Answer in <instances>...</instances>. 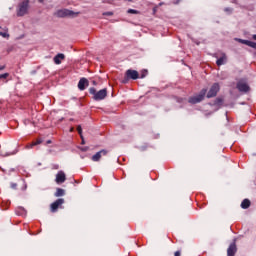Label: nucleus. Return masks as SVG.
Returning <instances> with one entry per match:
<instances>
[{
  "mask_svg": "<svg viewBox=\"0 0 256 256\" xmlns=\"http://www.w3.org/2000/svg\"><path fill=\"white\" fill-rule=\"evenodd\" d=\"M239 43H242L243 45H247L249 43V40H243V39H237Z\"/></svg>",
  "mask_w": 256,
  "mask_h": 256,
  "instance_id": "nucleus-22",
  "label": "nucleus"
},
{
  "mask_svg": "<svg viewBox=\"0 0 256 256\" xmlns=\"http://www.w3.org/2000/svg\"><path fill=\"white\" fill-rule=\"evenodd\" d=\"M253 39L256 41V34H255V35H253Z\"/></svg>",
  "mask_w": 256,
  "mask_h": 256,
  "instance_id": "nucleus-30",
  "label": "nucleus"
},
{
  "mask_svg": "<svg viewBox=\"0 0 256 256\" xmlns=\"http://www.w3.org/2000/svg\"><path fill=\"white\" fill-rule=\"evenodd\" d=\"M205 95H207V89H202L198 95L190 97L188 102L192 105L201 103V101L205 99Z\"/></svg>",
  "mask_w": 256,
  "mask_h": 256,
  "instance_id": "nucleus-3",
  "label": "nucleus"
},
{
  "mask_svg": "<svg viewBox=\"0 0 256 256\" xmlns=\"http://www.w3.org/2000/svg\"><path fill=\"white\" fill-rule=\"evenodd\" d=\"M63 59H65V55L64 54H58L54 57V63L56 65H61V61H63Z\"/></svg>",
  "mask_w": 256,
  "mask_h": 256,
  "instance_id": "nucleus-13",
  "label": "nucleus"
},
{
  "mask_svg": "<svg viewBox=\"0 0 256 256\" xmlns=\"http://www.w3.org/2000/svg\"><path fill=\"white\" fill-rule=\"evenodd\" d=\"M127 13H130V14H132V15H138L139 11H137V10H135V9H129V10L127 11Z\"/></svg>",
  "mask_w": 256,
  "mask_h": 256,
  "instance_id": "nucleus-21",
  "label": "nucleus"
},
{
  "mask_svg": "<svg viewBox=\"0 0 256 256\" xmlns=\"http://www.w3.org/2000/svg\"><path fill=\"white\" fill-rule=\"evenodd\" d=\"M237 89L238 91H240L241 93H248L249 91V84H247V82L243 81V80H240L238 83H237Z\"/></svg>",
  "mask_w": 256,
  "mask_h": 256,
  "instance_id": "nucleus-6",
  "label": "nucleus"
},
{
  "mask_svg": "<svg viewBox=\"0 0 256 256\" xmlns=\"http://www.w3.org/2000/svg\"><path fill=\"white\" fill-rule=\"evenodd\" d=\"M174 256H181V251H176Z\"/></svg>",
  "mask_w": 256,
  "mask_h": 256,
  "instance_id": "nucleus-28",
  "label": "nucleus"
},
{
  "mask_svg": "<svg viewBox=\"0 0 256 256\" xmlns=\"http://www.w3.org/2000/svg\"><path fill=\"white\" fill-rule=\"evenodd\" d=\"M89 93H90V95H93L92 99H94V101H103V99H105V97H107V89L106 88H104L98 92H97V89L90 88Z\"/></svg>",
  "mask_w": 256,
  "mask_h": 256,
  "instance_id": "nucleus-1",
  "label": "nucleus"
},
{
  "mask_svg": "<svg viewBox=\"0 0 256 256\" xmlns=\"http://www.w3.org/2000/svg\"><path fill=\"white\" fill-rule=\"evenodd\" d=\"M70 131H73V128H70Z\"/></svg>",
  "mask_w": 256,
  "mask_h": 256,
  "instance_id": "nucleus-33",
  "label": "nucleus"
},
{
  "mask_svg": "<svg viewBox=\"0 0 256 256\" xmlns=\"http://www.w3.org/2000/svg\"><path fill=\"white\" fill-rule=\"evenodd\" d=\"M248 47H252V49H256V43L253 41L248 40V44H246Z\"/></svg>",
  "mask_w": 256,
  "mask_h": 256,
  "instance_id": "nucleus-20",
  "label": "nucleus"
},
{
  "mask_svg": "<svg viewBox=\"0 0 256 256\" xmlns=\"http://www.w3.org/2000/svg\"><path fill=\"white\" fill-rule=\"evenodd\" d=\"M77 131H78V133H79V135H80V137L82 139V143H85V140L83 139V135H82L83 129L81 128V126L77 127Z\"/></svg>",
  "mask_w": 256,
  "mask_h": 256,
  "instance_id": "nucleus-19",
  "label": "nucleus"
},
{
  "mask_svg": "<svg viewBox=\"0 0 256 256\" xmlns=\"http://www.w3.org/2000/svg\"><path fill=\"white\" fill-rule=\"evenodd\" d=\"M5 69V66H0V71H3Z\"/></svg>",
  "mask_w": 256,
  "mask_h": 256,
  "instance_id": "nucleus-29",
  "label": "nucleus"
},
{
  "mask_svg": "<svg viewBox=\"0 0 256 256\" xmlns=\"http://www.w3.org/2000/svg\"><path fill=\"white\" fill-rule=\"evenodd\" d=\"M0 37L7 38V37H9V34L6 32H0Z\"/></svg>",
  "mask_w": 256,
  "mask_h": 256,
  "instance_id": "nucleus-24",
  "label": "nucleus"
},
{
  "mask_svg": "<svg viewBox=\"0 0 256 256\" xmlns=\"http://www.w3.org/2000/svg\"><path fill=\"white\" fill-rule=\"evenodd\" d=\"M107 155V150H101L92 156V161H100L101 157Z\"/></svg>",
  "mask_w": 256,
  "mask_h": 256,
  "instance_id": "nucleus-8",
  "label": "nucleus"
},
{
  "mask_svg": "<svg viewBox=\"0 0 256 256\" xmlns=\"http://www.w3.org/2000/svg\"><path fill=\"white\" fill-rule=\"evenodd\" d=\"M235 253H237V245L235 243L230 244L227 250L228 256H235Z\"/></svg>",
  "mask_w": 256,
  "mask_h": 256,
  "instance_id": "nucleus-11",
  "label": "nucleus"
},
{
  "mask_svg": "<svg viewBox=\"0 0 256 256\" xmlns=\"http://www.w3.org/2000/svg\"><path fill=\"white\" fill-rule=\"evenodd\" d=\"M87 85H89L87 78H82L78 82V89H80V91H85V87H87Z\"/></svg>",
  "mask_w": 256,
  "mask_h": 256,
  "instance_id": "nucleus-9",
  "label": "nucleus"
},
{
  "mask_svg": "<svg viewBox=\"0 0 256 256\" xmlns=\"http://www.w3.org/2000/svg\"><path fill=\"white\" fill-rule=\"evenodd\" d=\"M82 149V151H87V148H81Z\"/></svg>",
  "mask_w": 256,
  "mask_h": 256,
  "instance_id": "nucleus-31",
  "label": "nucleus"
},
{
  "mask_svg": "<svg viewBox=\"0 0 256 256\" xmlns=\"http://www.w3.org/2000/svg\"><path fill=\"white\" fill-rule=\"evenodd\" d=\"M63 195H65V190H63L61 188H57L55 197H63Z\"/></svg>",
  "mask_w": 256,
  "mask_h": 256,
  "instance_id": "nucleus-17",
  "label": "nucleus"
},
{
  "mask_svg": "<svg viewBox=\"0 0 256 256\" xmlns=\"http://www.w3.org/2000/svg\"><path fill=\"white\" fill-rule=\"evenodd\" d=\"M227 63V55L225 53H222L221 56L217 59L216 65L218 67H221V65H225Z\"/></svg>",
  "mask_w": 256,
  "mask_h": 256,
  "instance_id": "nucleus-10",
  "label": "nucleus"
},
{
  "mask_svg": "<svg viewBox=\"0 0 256 256\" xmlns=\"http://www.w3.org/2000/svg\"><path fill=\"white\" fill-rule=\"evenodd\" d=\"M219 89H220V86H219V83H214L210 90L208 91L207 93V98L208 99H211V97H216L217 96V93H219Z\"/></svg>",
  "mask_w": 256,
  "mask_h": 256,
  "instance_id": "nucleus-4",
  "label": "nucleus"
},
{
  "mask_svg": "<svg viewBox=\"0 0 256 256\" xmlns=\"http://www.w3.org/2000/svg\"><path fill=\"white\" fill-rule=\"evenodd\" d=\"M29 13V0H23L18 4L17 17H25Z\"/></svg>",
  "mask_w": 256,
  "mask_h": 256,
  "instance_id": "nucleus-2",
  "label": "nucleus"
},
{
  "mask_svg": "<svg viewBox=\"0 0 256 256\" xmlns=\"http://www.w3.org/2000/svg\"><path fill=\"white\" fill-rule=\"evenodd\" d=\"M126 77L127 79H133V80L139 79V72H137V70L129 69L126 71Z\"/></svg>",
  "mask_w": 256,
  "mask_h": 256,
  "instance_id": "nucleus-7",
  "label": "nucleus"
},
{
  "mask_svg": "<svg viewBox=\"0 0 256 256\" xmlns=\"http://www.w3.org/2000/svg\"><path fill=\"white\" fill-rule=\"evenodd\" d=\"M223 103V100H221V99H216V105H221Z\"/></svg>",
  "mask_w": 256,
  "mask_h": 256,
  "instance_id": "nucleus-27",
  "label": "nucleus"
},
{
  "mask_svg": "<svg viewBox=\"0 0 256 256\" xmlns=\"http://www.w3.org/2000/svg\"><path fill=\"white\" fill-rule=\"evenodd\" d=\"M65 203V200L63 198L57 199L54 203L51 204L50 210L52 213H57V209L61 207Z\"/></svg>",
  "mask_w": 256,
  "mask_h": 256,
  "instance_id": "nucleus-5",
  "label": "nucleus"
},
{
  "mask_svg": "<svg viewBox=\"0 0 256 256\" xmlns=\"http://www.w3.org/2000/svg\"><path fill=\"white\" fill-rule=\"evenodd\" d=\"M47 143H51V140H48Z\"/></svg>",
  "mask_w": 256,
  "mask_h": 256,
  "instance_id": "nucleus-32",
  "label": "nucleus"
},
{
  "mask_svg": "<svg viewBox=\"0 0 256 256\" xmlns=\"http://www.w3.org/2000/svg\"><path fill=\"white\" fill-rule=\"evenodd\" d=\"M79 12H73L71 10H65V17H77Z\"/></svg>",
  "mask_w": 256,
  "mask_h": 256,
  "instance_id": "nucleus-16",
  "label": "nucleus"
},
{
  "mask_svg": "<svg viewBox=\"0 0 256 256\" xmlns=\"http://www.w3.org/2000/svg\"><path fill=\"white\" fill-rule=\"evenodd\" d=\"M250 206H251V201H249V199H244L241 203L242 209H249Z\"/></svg>",
  "mask_w": 256,
  "mask_h": 256,
  "instance_id": "nucleus-15",
  "label": "nucleus"
},
{
  "mask_svg": "<svg viewBox=\"0 0 256 256\" xmlns=\"http://www.w3.org/2000/svg\"><path fill=\"white\" fill-rule=\"evenodd\" d=\"M103 15L107 17H112L113 12H104Z\"/></svg>",
  "mask_w": 256,
  "mask_h": 256,
  "instance_id": "nucleus-26",
  "label": "nucleus"
},
{
  "mask_svg": "<svg viewBox=\"0 0 256 256\" xmlns=\"http://www.w3.org/2000/svg\"><path fill=\"white\" fill-rule=\"evenodd\" d=\"M54 15L55 17H65V9L58 10Z\"/></svg>",
  "mask_w": 256,
  "mask_h": 256,
  "instance_id": "nucleus-18",
  "label": "nucleus"
},
{
  "mask_svg": "<svg viewBox=\"0 0 256 256\" xmlns=\"http://www.w3.org/2000/svg\"><path fill=\"white\" fill-rule=\"evenodd\" d=\"M56 183H58V185L61 183H65V173L63 171H60L56 175Z\"/></svg>",
  "mask_w": 256,
  "mask_h": 256,
  "instance_id": "nucleus-12",
  "label": "nucleus"
},
{
  "mask_svg": "<svg viewBox=\"0 0 256 256\" xmlns=\"http://www.w3.org/2000/svg\"><path fill=\"white\" fill-rule=\"evenodd\" d=\"M43 141L41 139H38L36 142H32L30 144H27L26 149H33V147L37 145H41Z\"/></svg>",
  "mask_w": 256,
  "mask_h": 256,
  "instance_id": "nucleus-14",
  "label": "nucleus"
},
{
  "mask_svg": "<svg viewBox=\"0 0 256 256\" xmlns=\"http://www.w3.org/2000/svg\"><path fill=\"white\" fill-rule=\"evenodd\" d=\"M144 77H147V70L142 71L141 79H144Z\"/></svg>",
  "mask_w": 256,
  "mask_h": 256,
  "instance_id": "nucleus-25",
  "label": "nucleus"
},
{
  "mask_svg": "<svg viewBox=\"0 0 256 256\" xmlns=\"http://www.w3.org/2000/svg\"><path fill=\"white\" fill-rule=\"evenodd\" d=\"M9 77V73H4L0 75V79H7Z\"/></svg>",
  "mask_w": 256,
  "mask_h": 256,
  "instance_id": "nucleus-23",
  "label": "nucleus"
}]
</instances>
